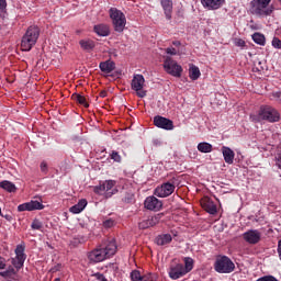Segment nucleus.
I'll list each match as a JSON object with an SVG mask.
<instances>
[{"instance_id":"nucleus-42","label":"nucleus","mask_w":281,"mask_h":281,"mask_svg":"<svg viewBox=\"0 0 281 281\" xmlns=\"http://www.w3.org/2000/svg\"><path fill=\"white\" fill-rule=\"evenodd\" d=\"M166 54H169L170 56H177V49L175 47H168L166 48Z\"/></svg>"},{"instance_id":"nucleus-47","label":"nucleus","mask_w":281,"mask_h":281,"mask_svg":"<svg viewBox=\"0 0 281 281\" xmlns=\"http://www.w3.org/2000/svg\"><path fill=\"white\" fill-rule=\"evenodd\" d=\"M0 216H2V218H5V221H8L9 223H12L13 217L10 214H2Z\"/></svg>"},{"instance_id":"nucleus-9","label":"nucleus","mask_w":281,"mask_h":281,"mask_svg":"<svg viewBox=\"0 0 281 281\" xmlns=\"http://www.w3.org/2000/svg\"><path fill=\"white\" fill-rule=\"evenodd\" d=\"M146 82V79L144 78V75H134L132 79L131 87L133 91H136L138 98H146V91H144V83Z\"/></svg>"},{"instance_id":"nucleus-38","label":"nucleus","mask_w":281,"mask_h":281,"mask_svg":"<svg viewBox=\"0 0 281 281\" xmlns=\"http://www.w3.org/2000/svg\"><path fill=\"white\" fill-rule=\"evenodd\" d=\"M31 229H36V231L43 229V222H41V220L38 218H34L31 224Z\"/></svg>"},{"instance_id":"nucleus-11","label":"nucleus","mask_w":281,"mask_h":281,"mask_svg":"<svg viewBox=\"0 0 281 281\" xmlns=\"http://www.w3.org/2000/svg\"><path fill=\"white\" fill-rule=\"evenodd\" d=\"M154 125L157 126V128H162L164 131H173L175 130V122L170 119H166L161 115H156L154 117Z\"/></svg>"},{"instance_id":"nucleus-4","label":"nucleus","mask_w":281,"mask_h":281,"mask_svg":"<svg viewBox=\"0 0 281 281\" xmlns=\"http://www.w3.org/2000/svg\"><path fill=\"white\" fill-rule=\"evenodd\" d=\"M271 0H252L250 2V12L257 16H271L273 14V7H269ZM268 8V9H267Z\"/></svg>"},{"instance_id":"nucleus-53","label":"nucleus","mask_w":281,"mask_h":281,"mask_svg":"<svg viewBox=\"0 0 281 281\" xmlns=\"http://www.w3.org/2000/svg\"><path fill=\"white\" fill-rule=\"evenodd\" d=\"M173 45H176V47H179V45H181V42H173Z\"/></svg>"},{"instance_id":"nucleus-50","label":"nucleus","mask_w":281,"mask_h":281,"mask_svg":"<svg viewBox=\"0 0 281 281\" xmlns=\"http://www.w3.org/2000/svg\"><path fill=\"white\" fill-rule=\"evenodd\" d=\"M277 166H278V168H280V170H281V153L278 155V158H277Z\"/></svg>"},{"instance_id":"nucleus-26","label":"nucleus","mask_w":281,"mask_h":281,"mask_svg":"<svg viewBox=\"0 0 281 281\" xmlns=\"http://www.w3.org/2000/svg\"><path fill=\"white\" fill-rule=\"evenodd\" d=\"M79 45L85 52H91L95 48V42L93 40H81L79 41Z\"/></svg>"},{"instance_id":"nucleus-41","label":"nucleus","mask_w":281,"mask_h":281,"mask_svg":"<svg viewBox=\"0 0 281 281\" xmlns=\"http://www.w3.org/2000/svg\"><path fill=\"white\" fill-rule=\"evenodd\" d=\"M115 225V221H113L112 218L105 220L103 222V227H105V229H111V227H113Z\"/></svg>"},{"instance_id":"nucleus-56","label":"nucleus","mask_w":281,"mask_h":281,"mask_svg":"<svg viewBox=\"0 0 281 281\" xmlns=\"http://www.w3.org/2000/svg\"><path fill=\"white\" fill-rule=\"evenodd\" d=\"M256 63L260 67L261 63L257 60V61H255V66H256Z\"/></svg>"},{"instance_id":"nucleus-21","label":"nucleus","mask_w":281,"mask_h":281,"mask_svg":"<svg viewBox=\"0 0 281 281\" xmlns=\"http://www.w3.org/2000/svg\"><path fill=\"white\" fill-rule=\"evenodd\" d=\"M201 205L203 210H205V212H207L209 214H216V212H218V210L216 209V204H214V202L211 201L210 198L202 199Z\"/></svg>"},{"instance_id":"nucleus-51","label":"nucleus","mask_w":281,"mask_h":281,"mask_svg":"<svg viewBox=\"0 0 281 281\" xmlns=\"http://www.w3.org/2000/svg\"><path fill=\"white\" fill-rule=\"evenodd\" d=\"M99 95H100V98H106V95H108L106 90H101Z\"/></svg>"},{"instance_id":"nucleus-39","label":"nucleus","mask_w":281,"mask_h":281,"mask_svg":"<svg viewBox=\"0 0 281 281\" xmlns=\"http://www.w3.org/2000/svg\"><path fill=\"white\" fill-rule=\"evenodd\" d=\"M110 157L111 159H113V161H116V164H122V156L120 155V153L113 150Z\"/></svg>"},{"instance_id":"nucleus-43","label":"nucleus","mask_w":281,"mask_h":281,"mask_svg":"<svg viewBox=\"0 0 281 281\" xmlns=\"http://www.w3.org/2000/svg\"><path fill=\"white\" fill-rule=\"evenodd\" d=\"M94 278H95L98 281H108V280H106V277H104V274H102V273H100V272L94 273Z\"/></svg>"},{"instance_id":"nucleus-46","label":"nucleus","mask_w":281,"mask_h":281,"mask_svg":"<svg viewBox=\"0 0 281 281\" xmlns=\"http://www.w3.org/2000/svg\"><path fill=\"white\" fill-rule=\"evenodd\" d=\"M42 172H47V162L43 161L41 162V166H40Z\"/></svg>"},{"instance_id":"nucleus-15","label":"nucleus","mask_w":281,"mask_h":281,"mask_svg":"<svg viewBox=\"0 0 281 281\" xmlns=\"http://www.w3.org/2000/svg\"><path fill=\"white\" fill-rule=\"evenodd\" d=\"M131 280L132 281H157V274L147 273L142 276V272H139V270H133L131 272Z\"/></svg>"},{"instance_id":"nucleus-49","label":"nucleus","mask_w":281,"mask_h":281,"mask_svg":"<svg viewBox=\"0 0 281 281\" xmlns=\"http://www.w3.org/2000/svg\"><path fill=\"white\" fill-rule=\"evenodd\" d=\"M0 269H5V258L0 257Z\"/></svg>"},{"instance_id":"nucleus-24","label":"nucleus","mask_w":281,"mask_h":281,"mask_svg":"<svg viewBox=\"0 0 281 281\" xmlns=\"http://www.w3.org/2000/svg\"><path fill=\"white\" fill-rule=\"evenodd\" d=\"M155 243L159 247H164L165 245H170V243H172V235L170 234L158 235L155 239Z\"/></svg>"},{"instance_id":"nucleus-36","label":"nucleus","mask_w":281,"mask_h":281,"mask_svg":"<svg viewBox=\"0 0 281 281\" xmlns=\"http://www.w3.org/2000/svg\"><path fill=\"white\" fill-rule=\"evenodd\" d=\"M25 257L22 258V260L19 259V257L15 256L14 259H12V265L15 269H21L23 267V265L25 263Z\"/></svg>"},{"instance_id":"nucleus-2","label":"nucleus","mask_w":281,"mask_h":281,"mask_svg":"<svg viewBox=\"0 0 281 281\" xmlns=\"http://www.w3.org/2000/svg\"><path fill=\"white\" fill-rule=\"evenodd\" d=\"M250 120L252 122H270L273 124L280 122V112L271 105H262L257 114H250Z\"/></svg>"},{"instance_id":"nucleus-18","label":"nucleus","mask_w":281,"mask_h":281,"mask_svg":"<svg viewBox=\"0 0 281 281\" xmlns=\"http://www.w3.org/2000/svg\"><path fill=\"white\" fill-rule=\"evenodd\" d=\"M160 5L167 21H172V0H160Z\"/></svg>"},{"instance_id":"nucleus-17","label":"nucleus","mask_w":281,"mask_h":281,"mask_svg":"<svg viewBox=\"0 0 281 281\" xmlns=\"http://www.w3.org/2000/svg\"><path fill=\"white\" fill-rule=\"evenodd\" d=\"M1 278H4L7 281H18L19 274L16 273L14 267L9 266L5 271L0 272Z\"/></svg>"},{"instance_id":"nucleus-30","label":"nucleus","mask_w":281,"mask_h":281,"mask_svg":"<svg viewBox=\"0 0 281 281\" xmlns=\"http://www.w3.org/2000/svg\"><path fill=\"white\" fill-rule=\"evenodd\" d=\"M183 262V270L186 271V273H190V271L194 269V259H192V257H184Z\"/></svg>"},{"instance_id":"nucleus-5","label":"nucleus","mask_w":281,"mask_h":281,"mask_svg":"<svg viewBox=\"0 0 281 281\" xmlns=\"http://www.w3.org/2000/svg\"><path fill=\"white\" fill-rule=\"evenodd\" d=\"M109 14L114 30L119 33L124 32V29L126 27V15H124L117 8H111Z\"/></svg>"},{"instance_id":"nucleus-27","label":"nucleus","mask_w":281,"mask_h":281,"mask_svg":"<svg viewBox=\"0 0 281 281\" xmlns=\"http://www.w3.org/2000/svg\"><path fill=\"white\" fill-rule=\"evenodd\" d=\"M0 188L2 190H4L5 192H10V193L16 192V184L11 182V181H9V180L1 181L0 182Z\"/></svg>"},{"instance_id":"nucleus-14","label":"nucleus","mask_w":281,"mask_h":281,"mask_svg":"<svg viewBox=\"0 0 281 281\" xmlns=\"http://www.w3.org/2000/svg\"><path fill=\"white\" fill-rule=\"evenodd\" d=\"M168 273L171 280H179V278H183V276L188 274V272H186V270L183 269L182 263L170 266Z\"/></svg>"},{"instance_id":"nucleus-13","label":"nucleus","mask_w":281,"mask_h":281,"mask_svg":"<svg viewBox=\"0 0 281 281\" xmlns=\"http://www.w3.org/2000/svg\"><path fill=\"white\" fill-rule=\"evenodd\" d=\"M144 205L146 210H150L151 212H159L161 207L164 206V203L159 201L156 196H148L146 198Z\"/></svg>"},{"instance_id":"nucleus-8","label":"nucleus","mask_w":281,"mask_h":281,"mask_svg":"<svg viewBox=\"0 0 281 281\" xmlns=\"http://www.w3.org/2000/svg\"><path fill=\"white\" fill-rule=\"evenodd\" d=\"M177 188V179H172L168 182L162 183L160 187H157L155 189L156 196H159V199H166L167 196H170L175 192Z\"/></svg>"},{"instance_id":"nucleus-16","label":"nucleus","mask_w":281,"mask_h":281,"mask_svg":"<svg viewBox=\"0 0 281 281\" xmlns=\"http://www.w3.org/2000/svg\"><path fill=\"white\" fill-rule=\"evenodd\" d=\"M262 240V233L258 229L247 231V243L248 245H258Z\"/></svg>"},{"instance_id":"nucleus-25","label":"nucleus","mask_w":281,"mask_h":281,"mask_svg":"<svg viewBox=\"0 0 281 281\" xmlns=\"http://www.w3.org/2000/svg\"><path fill=\"white\" fill-rule=\"evenodd\" d=\"M93 32H95L98 36H109V34H111V29H109V25L106 24H97L93 27Z\"/></svg>"},{"instance_id":"nucleus-34","label":"nucleus","mask_w":281,"mask_h":281,"mask_svg":"<svg viewBox=\"0 0 281 281\" xmlns=\"http://www.w3.org/2000/svg\"><path fill=\"white\" fill-rule=\"evenodd\" d=\"M15 255L19 257V260H23V258H27L25 255V246L23 245H18L15 248Z\"/></svg>"},{"instance_id":"nucleus-35","label":"nucleus","mask_w":281,"mask_h":281,"mask_svg":"<svg viewBox=\"0 0 281 281\" xmlns=\"http://www.w3.org/2000/svg\"><path fill=\"white\" fill-rule=\"evenodd\" d=\"M94 194H99L102 196V194H106V189L104 187V182H100L99 186L93 187Z\"/></svg>"},{"instance_id":"nucleus-28","label":"nucleus","mask_w":281,"mask_h":281,"mask_svg":"<svg viewBox=\"0 0 281 281\" xmlns=\"http://www.w3.org/2000/svg\"><path fill=\"white\" fill-rule=\"evenodd\" d=\"M87 207V200L82 199L77 204L70 207L72 214H80Z\"/></svg>"},{"instance_id":"nucleus-6","label":"nucleus","mask_w":281,"mask_h":281,"mask_svg":"<svg viewBox=\"0 0 281 281\" xmlns=\"http://www.w3.org/2000/svg\"><path fill=\"white\" fill-rule=\"evenodd\" d=\"M214 269L217 273H232L236 266L227 256L218 257L214 263Z\"/></svg>"},{"instance_id":"nucleus-40","label":"nucleus","mask_w":281,"mask_h":281,"mask_svg":"<svg viewBox=\"0 0 281 281\" xmlns=\"http://www.w3.org/2000/svg\"><path fill=\"white\" fill-rule=\"evenodd\" d=\"M272 47H274V49H281V40L280 37H273L272 42H271Z\"/></svg>"},{"instance_id":"nucleus-57","label":"nucleus","mask_w":281,"mask_h":281,"mask_svg":"<svg viewBox=\"0 0 281 281\" xmlns=\"http://www.w3.org/2000/svg\"><path fill=\"white\" fill-rule=\"evenodd\" d=\"M0 216H3V213L1 212V207H0Z\"/></svg>"},{"instance_id":"nucleus-37","label":"nucleus","mask_w":281,"mask_h":281,"mask_svg":"<svg viewBox=\"0 0 281 281\" xmlns=\"http://www.w3.org/2000/svg\"><path fill=\"white\" fill-rule=\"evenodd\" d=\"M123 203H134L135 202V194L133 192H126L122 198Z\"/></svg>"},{"instance_id":"nucleus-33","label":"nucleus","mask_w":281,"mask_h":281,"mask_svg":"<svg viewBox=\"0 0 281 281\" xmlns=\"http://www.w3.org/2000/svg\"><path fill=\"white\" fill-rule=\"evenodd\" d=\"M251 36H252V41H254L257 45H265V43H266L265 34H261V33H254Z\"/></svg>"},{"instance_id":"nucleus-1","label":"nucleus","mask_w":281,"mask_h":281,"mask_svg":"<svg viewBox=\"0 0 281 281\" xmlns=\"http://www.w3.org/2000/svg\"><path fill=\"white\" fill-rule=\"evenodd\" d=\"M115 254H117V243L112 238L103 241L95 249L88 252L87 258L90 265H98V262L109 260V258H112Z\"/></svg>"},{"instance_id":"nucleus-20","label":"nucleus","mask_w":281,"mask_h":281,"mask_svg":"<svg viewBox=\"0 0 281 281\" xmlns=\"http://www.w3.org/2000/svg\"><path fill=\"white\" fill-rule=\"evenodd\" d=\"M116 184H117V181L115 180L103 181V186L105 188V199H111L113 194H116L117 189H113V187Z\"/></svg>"},{"instance_id":"nucleus-32","label":"nucleus","mask_w":281,"mask_h":281,"mask_svg":"<svg viewBox=\"0 0 281 281\" xmlns=\"http://www.w3.org/2000/svg\"><path fill=\"white\" fill-rule=\"evenodd\" d=\"M198 150L199 153H205V154L212 153L213 147H212V144L203 142L198 145Z\"/></svg>"},{"instance_id":"nucleus-44","label":"nucleus","mask_w":281,"mask_h":281,"mask_svg":"<svg viewBox=\"0 0 281 281\" xmlns=\"http://www.w3.org/2000/svg\"><path fill=\"white\" fill-rule=\"evenodd\" d=\"M234 43L237 47H245V41L244 40L235 38Z\"/></svg>"},{"instance_id":"nucleus-23","label":"nucleus","mask_w":281,"mask_h":281,"mask_svg":"<svg viewBox=\"0 0 281 281\" xmlns=\"http://www.w3.org/2000/svg\"><path fill=\"white\" fill-rule=\"evenodd\" d=\"M99 69L103 74H111L112 71H115V64L112 60L101 61L99 64Z\"/></svg>"},{"instance_id":"nucleus-54","label":"nucleus","mask_w":281,"mask_h":281,"mask_svg":"<svg viewBox=\"0 0 281 281\" xmlns=\"http://www.w3.org/2000/svg\"><path fill=\"white\" fill-rule=\"evenodd\" d=\"M243 238H244V240H247V233L243 234Z\"/></svg>"},{"instance_id":"nucleus-45","label":"nucleus","mask_w":281,"mask_h":281,"mask_svg":"<svg viewBox=\"0 0 281 281\" xmlns=\"http://www.w3.org/2000/svg\"><path fill=\"white\" fill-rule=\"evenodd\" d=\"M8 8V2L5 0H0V10H5Z\"/></svg>"},{"instance_id":"nucleus-10","label":"nucleus","mask_w":281,"mask_h":281,"mask_svg":"<svg viewBox=\"0 0 281 281\" xmlns=\"http://www.w3.org/2000/svg\"><path fill=\"white\" fill-rule=\"evenodd\" d=\"M161 218H164V213L149 215L146 220H143L138 223V227L139 229H148L149 227H155V225H158Z\"/></svg>"},{"instance_id":"nucleus-31","label":"nucleus","mask_w":281,"mask_h":281,"mask_svg":"<svg viewBox=\"0 0 281 281\" xmlns=\"http://www.w3.org/2000/svg\"><path fill=\"white\" fill-rule=\"evenodd\" d=\"M189 77L191 80H199V78H201V70L199 67L192 65L189 69Z\"/></svg>"},{"instance_id":"nucleus-22","label":"nucleus","mask_w":281,"mask_h":281,"mask_svg":"<svg viewBox=\"0 0 281 281\" xmlns=\"http://www.w3.org/2000/svg\"><path fill=\"white\" fill-rule=\"evenodd\" d=\"M222 154L224 157V161L228 165L234 164V157H236V154L234 153V150H232V148L227 147V146H223L222 147Z\"/></svg>"},{"instance_id":"nucleus-3","label":"nucleus","mask_w":281,"mask_h":281,"mask_svg":"<svg viewBox=\"0 0 281 281\" xmlns=\"http://www.w3.org/2000/svg\"><path fill=\"white\" fill-rule=\"evenodd\" d=\"M38 36H41V30L38 29V26H30L21 41L22 52H30L34 47V45H36Z\"/></svg>"},{"instance_id":"nucleus-52","label":"nucleus","mask_w":281,"mask_h":281,"mask_svg":"<svg viewBox=\"0 0 281 281\" xmlns=\"http://www.w3.org/2000/svg\"><path fill=\"white\" fill-rule=\"evenodd\" d=\"M252 70L254 71H262V67H254Z\"/></svg>"},{"instance_id":"nucleus-7","label":"nucleus","mask_w":281,"mask_h":281,"mask_svg":"<svg viewBox=\"0 0 281 281\" xmlns=\"http://www.w3.org/2000/svg\"><path fill=\"white\" fill-rule=\"evenodd\" d=\"M162 67L166 74H169V76H173V78H181V74H183V67H181V65H179L171 57H167L165 59Z\"/></svg>"},{"instance_id":"nucleus-12","label":"nucleus","mask_w":281,"mask_h":281,"mask_svg":"<svg viewBox=\"0 0 281 281\" xmlns=\"http://www.w3.org/2000/svg\"><path fill=\"white\" fill-rule=\"evenodd\" d=\"M35 210H45V205L36 200H31L18 206V212H34Z\"/></svg>"},{"instance_id":"nucleus-55","label":"nucleus","mask_w":281,"mask_h":281,"mask_svg":"<svg viewBox=\"0 0 281 281\" xmlns=\"http://www.w3.org/2000/svg\"><path fill=\"white\" fill-rule=\"evenodd\" d=\"M58 267H60V266H57V267L53 268V272L58 271Z\"/></svg>"},{"instance_id":"nucleus-19","label":"nucleus","mask_w":281,"mask_h":281,"mask_svg":"<svg viewBox=\"0 0 281 281\" xmlns=\"http://www.w3.org/2000/svg\"><path fill=\"white\" fill-rule=\"evenodd\" d=\"M203 8L207 10H218L225 3V0H201Z\"/></svg>"},{"instance_id":"nucleus-48","label":"nucleus","mask_w":281,"mask_h":281,"mask_svg":"<svg viewBox=\"0 0 281 281\" xmlns=\"http://www.w3.org/2000/svg\"><path fill=\"white\" fill-rule=\"evenodd\" d=\"M272 97H274L276 100H279V102H281V92H280V91L273 92V93H272Z\"/></svg>"},{"instance_id":"nucleus-29","label":"nucleus","mask_w":281,"mask_h":281,"mask_svg":"<svg viewBox=\"0 0 281 281\" xmlns=\"http://www.w3.org/2000/svg\"><path fill=\"white\" fill-rule=\"evenodd\" d=\"M71 98L72 100H75V102H78V104H81V106L89 109V103L87 102V98L85 95L79 93H74Z\"/></svg>"}]
</instances>
